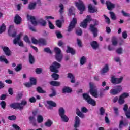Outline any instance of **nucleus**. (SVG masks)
I'll list each match as a JSON object with an SVG mask.
<instances>
[{
  "mask_svg": "<svg viewBox=\"0 0 130 130\" xmlns=\"http://www.w3.org/2000/svg\"><path fill=\"white\" fill-rule=\"evenodd\" d=\"M109 14L111 16L112 20H113V21H115V20H116V17L115 16V14H114V12H110Z\"/></svg>",
  "mask_w": 130,
  "mask_h": 130,
  "instance_id": "a18cd8bd",
  "label": "nucleus"
},
{
  "mask_svg": "<svg viewBox=\"0 0 130 130\" xmlns=\"http://www.w3.org/2000/svg\"><path fill=\"white\" fill-rule=\"evenodd\" d=\"M76 114H77L78 116H79V117H81V118H84L85 115H84V114H82V112H81V111H80V110H79V109H77L76 110Z\"/></svg>",
  "mask_w": 130,
  "mask_h": 130,
  "instance_id": "4c0bfd02",
  "label": "nucleus"
},
{
  "mask_svg": "<svg viewBox=\"0 0 130 130\" xmlns=\"http://www.w3.org/2000/svg\"><path fill=\"white\" fill-rule=\"evenodd\" d=\"M48 24H49V29H51V30H53L54 29L55 27L54 25L50 22V21H48Z\"/></svg>",
  "mask_w": 130,
  "mask_h": 130,
  "instance_id": "4d7b16f0",
  "label": "nucleus"
},
{
  "mask_svg": "<svg viewBox=\"0 0 130 130\" xmlns=\"http://www.w3.org/2000/svg\"><path fill=\"white\" fill-rule=\"evenodd\" d=\"M109 71V67H108V64H106L104 67L102 69L101 72V74H105V73H107Z\"/></svg>",
  "mask_w": 130,
  "mask_h": 130,
  "instance_id": "c85d7f7f",
  "label": "nucleus"
},
{
  "mask_svg": "<svg viewBox=\"0 0 130 130\" xmlns=\"http://www.w3.org/2000/svg\"><path fill=\"white\" fill-rule=\"evenodd\" d=\"M58 113L60 117L66 114V110H64V109L62 107L59 108Z\"/></svg>",
  "mask_w": 130,
  "mask_h": 130,
  "instance_id": "cd10ccee",
  "label": "nucleus"
},
{
  "mask_svg": "<svg viewBox=\"0 0 130 130\" xmlns=\"http://www.w3.org/2000/svg\"><path fill=\"white\" fill-rule=\"evenodd\" d=\"M56 24L58 28H61V27H62V21H61L59 20H57L56 21Z\"/></svg>",
  "mask_w": 130,
  "mask_h": 130,
  "instance_id": "c03bdc74",
  "label": "nucleus"
},
{
  "mask_svg": "<svg viewBox=\"0 0 130 130\" xmlns=\"http://www.w3.org/2000/svg\"><path fill=\"white\" fill-rule=\"evenodd\" d=\"M123 78L120 77L119 78H115L114 76H112L111 79V82L113 85H117V84H120L122 82Z\"/></svg>",
  "mask_w": 130,
  "mask_h": 130,
  "instance_id": "9b49d317",
  "label": "nucleus"
},
{
  "mask_svg": "<svg viewBox=\"0 0 130 130\" xmlns=\"http://www.w3.org/2000/svg\"><path fill=\"white\" fill-rule=\"evenodd\" d=\"M28 57L29 63H30V64H33V63L35 62V58H34V56H32L31 53H29Z\"/></svg>",
  "mask_w": 130,
  "mask_h": 130,
  "instance_id": "c756f323",
  "label": "nucleus"
},
{
  "mask_svg": "<svg viewBox=\"0 0 130 130\" xmlns=\"http://www.w3.org/2000/svg\"><path fill=\"white\" fill-rule=\"evenodd\" d=\"M38 44L40 46H45V45H47V42L44 38H40L39 39V42Z\"/></svg>",
  "mask_w": 130,
  "mask_h": 130,
  "instance_id": "6ab92c4d",
  "label": "nucleus"
},
{
  "mask_svg": "<svg viewBox=\"0 0 130 130\" xmlns=\"http://www.w3.org/2000/svg\"><path fill=\"white\" fill-rule=\"evenodd\" d=\"M114 88L110 90V93L111 95H117L122 91V87L121 85L114 86Z\"/></svg>",
  "mask_w": 130,
  "mask_h": 130,
  "instance_id": "0eeeda50",
  "label": "nucleus"
},
{
  "mask_svg": "<svg viewBox=\"0 0 130 130\" xmlns=\"http://www.w3.org/2000/svg\"><path fill=\"white\" fill-rule=\"evenodd\" d=\"M128 96H129V94L128 93L124 92L123 94H122L120 96V97H121L122 98L124 99V98H127V97H128Z\"/></svg>",
  "mask_w": 130,
  "mask_h": 130,
  "instance_id": "864d4df0",
  "label": "nucleus"
},
{
  "mask_svg": "<svg viewBox=\"0 0 130 130\" xmlns=\"http://www.w3.org/2000/svg\"><path fill=\"white\" fill-rule=\"evenodd\" d=\"M54 51L56 53L55 58L57 61L60 62L62 60V54H61V50L58 47H55Z\"/></svg>",
  "mask_w": 130,
  "mask_h": 130,
  "instance_id": "423d86ee",
  "label": "nucleus"
},
{
  "mask_svg": "<svg viewBox=\"0 0 130 130\" xmlns=\"http://www.w3.org/2000/svg\"><path fill=\"white\" fill-rule=\"evenodd\" d=\"M38 123H41L43 122V117L41 115H38L37 117Z\"/></svg>",
  "mask_w": 130,
  "mask_h": 130,
  "instance_id": "79ce46f5",
  "label": "nucleus"
},
{
  "mask_svg": "<svg viewBox=\"0 0 130 130\" xmlns=\"http://www.w3.org/2000/svg\"><path fill=\"white\" fill-rule=\"evenodd\" d=\"M123 126H127L128 125V121L125 120L124 122L122 120L120 121V123L119 124V129H121Z\"/></svg>",
  "mask_w": 130,
  "mask_h": 130,
  "instance_id": "5701e85b",
  "label": "nucleus"
},
{
  "mask_svg": "<svg viewBox=\"0 0 130 130\" xmlns=\"http://www.w3.org/2000/svg\"><path fill=\"white\" fill-rule=\"evenodd\" d=\"M38 23H39L42 27H45V26H46V21L42 18H41L38 20Z\"/></svg>",
  "mask_w": 130,
  "mask_h": 130,
  "instance_id": "f704fd0d",
  "label": "nucleus"
},
{
  "mask_svg": "<svg viewBox=\"0 0 130 130\" xmlns=\"http://www.w3.org/2000/svg\"><path fill=\"white\" fill-rule=\"evenodd\" d=\"M100 115L102 116L105 113V109L103 107H101L100 109Z\"/></svg>",
  "mask_w": 130,
  "mask_h": 130,
  "instance_id": "052dcab7",
  "label": "nucleus"
},
{
  "mask_svg": "<svg viewBox=\"0 0 130 130\" xmlns=\"http://www.w3.org/2000/svg\"><path fill=\"white\" fill-rule=\"evenodd\" d=\"M76 34L78 36H82V34H83V30H82V29L78 28L76 30Z\"/></svg>",
  "mask_w": 130,
  "mask_h": 130,
  "instance_id": "de8ad7c7",
  "label": "nucleus"
},
{
  "mask_svg": "<svg viewBox=\"0 0 130 130\" xmlns=\"http://www.w3.org/2000/svg\"><path fill=\"white\" fill-rule=\"evenodd\" d=\"M106 6H107V8L109 11H111L112 9H114L115 8V5L112 4L109 1H106Z\"/></svg>",
  "mask_w": 130,
  "mask_h": 130,
  "instance_id": "ddd939ff",
  "label": "nucleus"
},
{
  "mask_svg": "<svg viewBox=\"0 0 130 130\" xmlns=\"http://www.w3.org/2000/svg\"><path fill=\"white\" fill-rule=\"evenodd\" d=\"M121 13L124 17H130V14L126 13L124 10H122Z\"/></svg>",
  "mask_w": 130,
  "mask_h": 130,
  "instance_id": "338daca9",
  "label": "nucleus"
},
{
  "mask_svg": "<svg viewBox=\"0 0 130 130\" xmlns=\"http://www.w3.org/2000/svg\"><path fill=\"white\" fill-rule=\"evenodd\" d=\"M88 12L90 14H94V13H97L98 12V8L95 7H93L91 4L88 5Z\"/></svg>",
  "mask_w": 130,
  "mask_h": 130,
  "instance_id": "f8f14e48",
  "label": "nucleus"
},
{
  "mask_svg": "<svg viewBox=\"0 0 130 130\" xmlns=\"http://www.w3.org/2000/svg\"><path fill=\"white\" fill-rule=\"evenodd\" d=\"M28 102L25 100H22L21 103H13L10 105L11 108L13 109H19V110H23L24 106L27 105Z\"/></svg>",
  "mask_w": 130,
  "mask_h": 130,
  "instance_id": "f03ea898",
  "label": "nucleus"
},
{
  "mask_svg": "<svg viewBox=\"0 0 130 130\" xmlns=\"http://www.w3.org/2000/svg\"><path fill=\"white\" fill-rule=\"evenodd\" d=\"M44 52H46L47 53H50V54H52V52L50 50V48H45L44 49Z\"/></svg>",
  "mask_w": 130,
  "mask_h": 130,
  "instance_id": "603ef678",
  "label": "nucleus"
},
{
  "mask_svg": "<svg viewBox=\"0 0 130 130\" xmlns=\"http://www.w3.org/2000/svg\"><path fill=\"white\" fill-rule=\"evenodd\" d=\"M52 93L49 95V96L51 98H52V97H54V96L56 95V91H55V89H52Z\"/></svg>",
  "mask_w": 130,
  "mask_h": 130,
  "instance_id": "3c124183",
  "label": "nucleus"
},
{
  "mask_svg": "<svg viewBox=\"0 0 130 130\" xmlns=\"http://www.w3.org/2000/svg\"><path fill=\"white\" fill-rule=\"evenodd\" d=\"M111 42L112 45L116 46L118 43V42L117 41V38L115 36H113L111 39Z\"/></svg>",
  "mask_w": 130,
  "mask_h": 130,
  "instance_id": "a878e982",
  "label": "nucleus"
},
{
  "mask_svg": "<svg viewBox=\"0 0 130 130\" xmlns=\"http://www.w3.org/2000/svg\"><path fill=\"white\" fill-rule=\"evenodd\" d=\"M29 102H30V103H35V102H36V99L35 98V97L32 96L29 98Z\"/></svg>",
  "mask_w": 130,
  "mask_h": 130,
  "instance_id": "e2e57ef3",
  "label": "nucleus"
},
{
  "mask_svg": "<svg viewBox=\"0 0 130 130\" xmlns=\"http://www.w3.org/2000/svg\"><path fill=\"white\" fill-rule=\"evenodd\" d=\"M90 46L94 50H96L99 48V44L96 41H93L90 42Z\"/></svg>",
  "mask_w": 130,
  "mask_h": 130,
  "instance_id": "f3484780",
  "label": "nucleus"
},
{
  "mask_svg": "<svg viewBox=\"0 0 130 130\" xmlns=\"http://www.w3.org/2000/svg\"><path fill=\"white\" fill-rule=\"evenodd\" d=\"M60 117L61 118L62 121L63 122H68V121H69V117L66 115V114L63 115V116H61Z\"/></svg>",
  "mask_w": 130,
  "mask_h": 130,
  "instance_id": "e433bc0d",
  "label": "nucleus"
},
{
  "mask_svg": "<svg viewBox=\"0 0 130 130\" xmlns=\"http://www.w3.org/2000/svg\"><path fill=\"white\" fill-rule=\"evenodd\" d=\"M12 28H14V26L10 25L8 30V35L10 37H12L13 38H14L16 37V36H17V31H14L13 34H12V31L11 30V29H12Z\"/></svg>",
  "mask_w": 130,
  "mask_h": 130,
  "instance_id": "a211bd4d",
  "label": "nucleus"
},
{
  "mask_svg": "<svg viewBox=\"0 0 130 130\" xmlns=\"http://www.w3.org/2000/svg\"><path fill=\"white\" fill-rule=\"evenodd\" d=\"M118 102L120 105H122V104H124L125 101L123 98H121V96H119Z\"/></svg>",
  "mask_w": 130,
  "mask_h": 130,
  "instance_id": "a19ab883",
  "label": "nucleus"
},
{
  "mask_svg": "<svg viewBox=\"0 0 130 130\" xmlns=\"http://www.w3.org/2000/svg\"><path fill=\"white\" fill-rule=\"evenodd\" d=\"M67 77L69 79H71V83H74L76 82V80H75V76H74V75H73V74L71 73H69L67 74Z\"/></svg>",
  "mask_w": 130,
  "mask_h": 130,
  "instance_id": "bb28decb",
  "label": "nucleus"
},
{
  "mask_svg": "<svg viewBox=\"0 0 130 130\" xmlns=\"http://www.w3.org/2000/svg\"><path fill=\"white\" fill-rule=\"evenodd\" d=\"M125 114L128 118V119H130V110H128L126 112H125Z\"/></svg>",
  "mask_w": 130,
  "mask_h": 130,
  "instance_id": "774afa93",
  "label": "nucleus"
},
{
  "mask_svg": "<svg viewBox=\"0 0 130 130\" xmlns=\"http://www.w3.org/2000/svg\"><path fill=\"white\" fill-rule=\"evenodd\" d=\"M29 123L32 124L33 126H37L36 119L34 116H30L29 118Z\"/></svg>",
  "mask_w": 130,
  "mask_h": 130,
  "instance_id": "aec40b11",
  "label": "nucleus"
},
{
  "mask_svg": "<svg viewBox=\"0 0 130 130\" xmlns=\"http://www.w3.org/2000/svg\"><path fill=\"white\" fill-rule=\"evenodd\" d=\"M24 40L26 42V43H30V40L29 39V37L28 36L26 35L24 37Z\"/></svg>",
  "mask_w": 130,
  "mask_h": 130,
  "instance_id": "680f3d73",
  "label": "nucleus"
},
{
  "mask_svg": "<svg viewBox=\"0 0 130 130\" xmlns=\"http://www.w3.org/2000/svg\"><path fill=\"white\" fill-rule=\"evenodd\" d=\"M89 86L90 89L89 90V93L93 96L95 97V98H98V93L97 92V89H95V86H94V84L92 82L89 83Z\"/></svg>",
  "mask_w": 130,
  "mask_h": 130,
  "instance_id": "6e6552de",
  "label": "nucleus"
},
{
  "mask_svg": "<svg viewBox=\"0 0 130 130\" xmlns=\"http://www.w3.org/2000/svg\"><path fill=\"white\" fill-rule=\"evenodd\" d=\"M122 36L123 38H124V39H126V38H127V32H126V31H123L122 34Z\"/></svg>",
  "mask_w": 130,
  "mask_h": 130,
  "instance_id": "69168bd1",
  "label": "nucleus"
},
{
  "mask_svg": "<svg viewBox=\"0 0 130 130\" xmlns=\"http://www.w3.org/2000/svg\"><path fill=\"white\" fill-rule=\"evenodd\" d=\"M31 41L34 44H38L39 40H38L34 37H31Z\"/></svg>",
  "mask_w": 130,
  "mask_h": 130,
  "instance_id": "6e6d98bb",
  "label": "nucleus"
},
{
  "mask_svg": "<svg viewBox=\"0 0 130 130\" xmlns=\"http://www.w3.org/2000/svg\"><path fill=\"white\" fill-rule=\"evenodd\" d=\"M83 97L86 101H87L88 104L92 105V106H96V101L94 100L89 95L88 93H84L83 94Z\"/></svg>",
  "mask_w": 130,
  "mask_h": 130,
  "instance_id": "20e7f679",
  "label": "nucleus"
},
{
  "mask_svg": "<svg viewBox=\"0 0 130 130\" xmlns=\"http://www.w3.org/2000/svg\"><path fill=\"white\" fill-rule=\"evenodd\" d=\"M6 25H5V23L2 24V26H0V34H2V33H3V32H5L6 31Z\"/></svg>",
  "mask_w": 130,
  "mask_h": 130,
  "instance_id": "58836bf2",
  "label": "nucleus"
},
{
  "mask_svg": "<svg viewBox=\"0 0 130 130\" xmlns=\"http://www.w3.org/2000/svg\"><path fill=\"white\" fill-rule=\"evenodd\" d=\"M30 81L31 85H36V79L34 78V77L30 78Z\"/></svg>",
  "mask_w": 130,
  "mask_h": 130,
  "instance_id": "5fc2aeb1",
  "label": "nucleus"
},
{
  "mask_svg": "<svg viewBox=\"0 0 130 130\" xmlns=\"http://www.w3.org/2000/svg\"><path fill=\"white\" fill-rule=\"evenodd\" d=\"M36 73L37 75H40L42 73V69L41 68H37L36 69Z\"/></svg>",
  "mask_w": 130,
  "mask_h": 130,
  "instance_id": "bf43d9fd",
  "label": "nucleus"
},
{
  "mask_svg": "<svg viewBox=\"0 0 130 130\" xmlns=\"http://www.w3.org/2000/svg\"><path fill=\"white\" fill-rule=\"evenodd\" d=\"M0 105L2 107V108H3V109H6V107L7 106V103L3 101L0 103Z\"/></svg>",
  "mask_w": 130,
  "mask_h": 130,
  "instance_id": "09e8293b",
  "label": "nucleus"
},
{
  "mask_svg": "<svg viewBox=\"0 0 130 130\" xmlns=\"http://www.w3.org/2000/svg\"><path fill=\"white\" fill-rule=\"evenodd\" d=\"M52 124H53V122L50 120V119H48L47 121L45 123V125L47 127H50Z\"/></svg>",
  "mask_w": 130,
  "mask_h": 130,
  "instance_id": "c9c22d12",
  "label": "nucleus"
},
{
  "mask_svg": "<svg viewBox=\"0 0 130 130\" xmlns=\"http://www.w3.org/2000/svg\"><path fill=\"white\" fill-rule=\"evenodd\" d=\"M27 18H29L30 20V22H31V24L34 25V26H37L38 23L37 21H36V19L35 18V17L34 16H29L27 15Z\"/></svg>",
  "mask_w": 130,
  "mask_h": 130,
  "instance_id": "412c9836",
  "label": "nucleus"
},
{
  "mask_svg": "<svg viewBox=\"0 0 130 130\" xmlns=\"http://www.w3.org/2000/svg\"><path fill=\"white\" fill-rule=\"evenodd\" d=\"M8 119H9V120L15 121L17 119V117L15 115L9 116L8 117Z\"/></svg>",
  "mask_w": 130,
  "mask_h": 130,
  "instance_id": "8fccbe9b",
  "label": "nucleus"
},
{
  "mask_svg": "<svg viewBox=\"0 0 130 130\" xmlns=\"http://www.w3.org/2000/svg\"><path fill=\"white\" fill-rule=\"evenodd\" d=\"M21 36H22V34H19L17 38L14 39L13 43L14 44H18L19 41L21 39Z\"/></svg>",
  "mask_w": 130,
  "mask_h": 130,
  "instance_id": "2f4dec72",
  "label": "nucleus"
},
{
  "mask_svg": "<svg viewBox=\"0 0 130 130\" xmlns=\"http://www.w3.org/2000/svg\"><path fill=\"white\" fill-rule=\"evenodd\" d=\"M14 23L16 25H20L22 23V18L18 14H16L14 17Z\"/></svg>",
  "mask_w": 130,
  "mask_h": 130,
  "instance_id": "dca6fc26",
  "label": "nucleus"
},
{
  "mask_svg": "<svg viewBox=\"0 0 130 130\" xmlns=\"http://www.w3.org/2000/svg\"><path fill=\"white\" fill-rule=\"evenodd\" d=\"M77 23H78L77 18H73L72 21L70 22V23L68 27V32H72V31H73V29L76 27Z\"/></svg>",
  "mask_w": 130,
  "mask_h": 130,
  "instance_id": "9d476101",
  "label": "nucleus"
},
{
  "mask_svg": "<svg viewBox=\"0 0 130 130\" xmlns=\"http://www.w3.org/2000/svg\"><path fill=\"white\" fill-rule=\"evenodd\" d=\"M36 5H37V4L36 2L30 3L28 5V9L29 10H34L35 9V8L36 7Z\"/></svg>",
  "mask_w": 130,
  "mask_h": 130,
  "instance_id": "473e14b6",
  "label": "nucleus"
},
{
  "mask_svg": "<svg viewBox=\"0 0 130 130\" xmlns=\"http://www.w3.org/2000/svg\"><path fill=\"white\" fill-rule=\"evenodd\" d=\"M55 34L57 36V38L58 39H60L61 38H62L63 36L61 33H60V31H55Z\"/></svg>",
  "mask_w": 130,
  "mask_h": 130,
  "instance_id": "49530a36",
  "label": "nucleus"
},
{
  "mask_svg": "<svg viewBox=\"0 0 130 130\" xmlns=\"http://www.w3.org/2000/svg\"><path fill=\"white\" fill-rule=\"evenodd\" d=\"M75 4L78 10L80 11V15H82V14H83V12L86 10V7L85 6V4H84V2L81 0H79V2H75Z\"/></svg>",
  "mask_w": 130,
  "mask_h": 130,
  "instance_id": "39448f33",
  "label": "nucleus"
},
{
  "mask_svg": "<svg viewBox=\"0 0 130 130\" xmlns=\"http://www.w3.org/2000/svg\"><path fill=\"white\" fill-rule=\"evenodd\" d=\"M2 49L7 56H11V55H12V51L10 50L9 47L5 46L3 47Z\"/></svg>",
  "mask_w": 130,
  "mask_h": 130,
  "instance_id": "2eb2a0df",
  "label": "nucleus"
},
{
  "mask_svg": "<svg viewBox=\"0 0 130 130\" xmlns=\"http://www.w3.org/2000/svg\"><path fill=\"white\" fill-rule=\"evenodd\" d=\"M67 53H71L72 55H75L76 54V51L74 50L73 48L67 46V50H66Z\"/></svg>",
  "mask_w": 130,
  "mask_h": 130,
  "instance_id": "393cba45",
  "label": "nucleus"
},
{
  "mask_svg": "<svg viewBox=\"0 0 130 130\" xmlns=\"http://www.w3.org/2000/svg\"><path fill=\"white\" fill-rule=\"evenodd\" d=\"M87 18L84 19L83 21L80 23V27H81L82 28H84V29H86V28L88 27V23L92 21V19H91V15H87Z\"/></svg>",
  "mask_w": 130,
  "mask_h": 130,
  "instance_id": "1a4fd4ad",
  "label": "nucleus"
},
{
  "mask_svg": "<svg viewBox=\"0 0 130 130\" xmlns=\"http://www.w3.org/2000/svg\"><path fill=\"white\" fill-rule=\"evenodd\" d=\"M104 17L106 20V23L109 25V24H110V19H109V17H107L106 15H104Z\"/></svg>",
  "mask_w": 130,
  "mask_h": 130,
  "instance_id": "13d9d810",
  "label": "nucleus"
},
{
  "mask_svg": "<svg viewBox=\"0 0 130 130\" xmlns=\"http://www.w3.org/2000/svg\"><path fill=\"white\" fill-rule=\"evenodd\" d=\"M87 60V59L86 58V57L82 56L80 59V64L81 66H83V64H85L86 63V61Z\"/></svg>",
  "mask_w": 130,
  "mask_h": 130,
  "instance_id": "ea45409f",
  "label": "nucleus"
},
{
  "mask_svg": "<svg viewBox=\"0 0 130 130\" xmlns=\"http://www.w3.org/2000/svg\"><path fill=\"white\" fill-rule=\"evenodd\" d=\"M72 91L73 90L70 87L64 86L62 89V93L63 94H64V93H72Z\"/></svg>",
  "mask_w": 130,
  "mask_h": 130,
  "instance_id": "4be33fe9",
  "label": "nucleus"
},
{
  "mask_svg": "<svg viewBox=\"0 0 130 130\" xmlns=\"http://www.w3.org/2000/svg\"><path fill=\"white\" fill-rule=\"evenodd\" d=\"M60 67H61V64L57 61H54L50 66L49 69L50 72L55 73L52 74V77L54 79V81H57L59 78V75L57 74V73L59 72L58 69H60Z\"/></svg>",
  "mask_w": 130,
  "mask_h": 130,
  "instance_id": "f257e3e1",
  "label": "nucleus"
},
{
  "mask_svg": "<svg viewBox=\"0 0 130 130\" xmlns=\"http://www.w3.org/2000/svg\"><path fill=\"white\" fill-rule=\"evenodd\" d=\"M12 127L13 128H14L15 130H21V127L20 126H18V125L16 124H13L12 125Z\"/></svg>",
  "mask_w": 130,
  "mask_h": 130,
  "instance_id": "0e129e2a",
  "label": "nucleus"
},
{
  "mask_svg": "<svg viewBox=\"0 0 130 130\" xmlns=\"http://www.w3.org/2000/svg\"><path fill=\"white\" fill-rule=\"evenodd\" d=\"M59 8H60V10H59V13L61 14L60 15V21L61 22H64V20H63V16H62V14L63 13V10L64 9V7H63V4H62V3L60 4L59 6Z\"/></svg>",
  "mask_w": 130,
  "mask_h": 130,
  "instance_id": "4468645a",
  "label": "nucleus"
},
{
  "mask_svg": "<svg viewBox=\"0 0 130 130\" xmlns=\"http://www.w3.org/2000/svg\"><path fill=\"white\" fill-rule=\"evenodd\" d=\"M99 25V22L98 20L94 21V24H90L89 26V30L93 35V37H97L98 36V28L96 26Z\"/></svg>",
  "mask_w": 130,
  "mask_h": 130,
  "instance_id": "7ed1b4c3",
  "label": "nucleus"
},
{
  "mask_svg": "<svg viewBox=\"0 0 130 130\" xmlns=\"http://www.w3.org/2000/svg\"><path fill=\"white\" fill-rule=\"evenodd\" d=\"M50 84L52 86H54V87H58L59 86H60V82L58 81H52L50 82Z\"/></svg>",
  "mask_w": 130,
  "mask_h": 130,
  "instance_id": "72a5a7b5",
  "label": "nucleus"
},
{
  "mask_svg": "<svg viewBox=\"0 0 130 130\" xmlns=\"http://www.w3.org/2000/svg\"><path fill=\"white\" fill-rule=\"evenodd\" d=\"M36 91L40 94H44L46 93V91L44 90L40 86H38L36 88Z\"/></svg>",
  "mask_w": 130,
  "mask_h": 130,
  "instance_id": "7c9ffc66",
  "label": "nucleus"
},
{
  "mask_svg": "<svg viewBox=\"0 0 130 130\" xmlns=\"http://www.w3.org/2000/svg\"><path fill=\"white\" fill-rule=\"evenodd\" d=\"M23 66L22 64H19L17 66V67L15 68V71L16 72H20L22 70Z\"/></svg>",
  "mask_w": 130,
  "mask_h": 130,
  "instance_id": "37998d69",
  "label": "nucleus"
},
{
  "mask_svg": "<svg viewBox=\"0 0 130 130\" xmlns=\"http://www.w3.org/2000/svg\"><path fill=\"white\" fill-rule=\"evenodd\" d=\"M47 104L49 105V107H48L47 108L48 109H51V106L52 107H56V103L53 101H47Z\"/></svg>",
  "mask_w": 130,
  "mask_h": 130,
  "instance_id": "b1692460",
  "label": "nucleus"
}]
</instances>
